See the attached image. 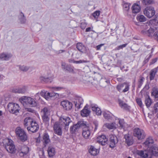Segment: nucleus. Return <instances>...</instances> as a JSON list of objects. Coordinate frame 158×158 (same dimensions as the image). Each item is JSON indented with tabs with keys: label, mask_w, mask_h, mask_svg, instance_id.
Returning <instances> with one entry per match:
<instances>
[{
	"label": "nucleus",
	"mask_w": 158,
	"mask_h": 158,
	"mask_svg": "<svg viewBox=\"0 0 158 158\" xmlns=\"http://www.w3.org/2000/svg\"><path fill=\"white\" fill-rule=\"evenodd\" d=\"M15 132L17 138L22 142H24L27 139L28 136L26 132L20 127L16 128Z\"/></svg>",
	"instance_id": "1"
},
{
	"label": "nucleus",
	"mask_w": 158,
	"mask_h": 158,
	"mask_svg": "<svg viewBox=\"0 0 158 158\" xmlns=\"http://www.w3.org/2000/svg\"><path fill=\"white\" fill-rule=\"evenodd\" d=\"M19 101L23 105H27L31 107H34L36 106V102L34 99L30 97L26 96H23L19 99Z\"/></svg>",
	"instance_id": "2"
},
{
	"label": "nucleus",
	"mask_w": 158,
	"mask_h": 158,
	"mask_svg": "<svg viewBox=\"0 0 158 158\" xmlns=\"http://www.w3.org/2000/svg\"><path fill=\"white\" fill-rule=\"evenodd\" d=\"M6 143L4 144V146L6 151L11 153H15L16 149L12 140L8 139L6 140Z\"/></svg>",
	"instance_id": "3"
},
{
	"label": "nucleus",
	"mask_w": 158,
	"mask_h": 158,
	"mask_svg": "<svg viewBox=\"0 0 158 158\" xmlns=\"http://www.w3.org/2000/svg\"><path fill=\"white\" fill-rule=\"evenodd\" d=\"M7 107L10 112L16 114L19 112L20 109L18 104L13 102H10Z\"/></svg>",
	"instance_id": "4"
},
{
	"label": "nucleus",
	"mask_w": 158,
	"mask_h": 158,
	"mask_svg": "<svg viewBox=\"0 0 158 158\" xmlns=\"http://www.w3.org/2000/svg\"><path fill=\"white\" fill-rule=\"evenodd\" d=\"M133 135L139 140L144 139L145 136L144 131L138 127L135 128L134 129Z\"/></svg>",
	"instance_id": "5"
},
{
	"label": "nucleus",
	"mask_w": 158,
	"mask_h": 158,
	"mask_svg": "<svg viewBox=\"0 0 158 158\" xmlns=\"http://www.w3.org/2000/svg\"><path fill=\"white\" fill-rule=\"evenodd\" d=\"M71 122L72 121L70 118L64 116H61L59 121V122L62 126L65 127L69 126V123Z\"/></svg>",
	"instance_id": "6"
},
{
	"label": "nucleus",
	"mask_w": 158,
	"mask_h": 158,
	"mask_svg": "<svg viewBox=\"0 0 158 158\" xmlns=\"http://www.w3.org/2000/svg\"><path fill=\"white\" fill-rule=\"evenodd\" d=\"M143 12L147 17L150 18L154 15L155 11L153 7L148 6L145 8Z\"/></svg>",
	"instance_id": "7"
},
{
	"label": "nucleus",
	"mask_w": 158,
	"mask_h": 158,
	"mask_svg": "<svg viewBox=\"0 0 158 158\" xmlns=\"http://www.w3.org/2000/svg\"><path fill=\"white\" fill-rule=\"evenodd\" d=\"M62 126L59 122H55L53 125V130L55 133L58 135L61 136L62 135Z\"/></svg>",
	"instance_id": "8"
},
{
	"label": "nucleus",
	"mask_w": 158,
	"mask_h": 158,
	"mask_svg": "<svg viewBox=\"0 0 158 158\" xmlns=\"http://www.w3.org/2000/svg\"><path fill=\"white\" fill-rule=\"evenodd\" d=\"M39 128L38 123L35 121H34L30 126L27 127V129L29 132L35 133L38 131Z\"/></svg>",
	"instance_id": "9"
},
{
	"label": "nucleus",
	"mask_w": 158,
	"mask_h": 158,
	"mask_svg": "<svg viewBox=\"0 0 158 158\" xmlns=\"http://www.w3.org/2000/svg\"><path fill=\"white\" fill-rule=\"evenodd\" d=\"M60 105L64 110H70L73 107L72 103L67 100L61 101L60 102Z\"/></svg>",
	"instance_id": "10"
},
{
	"label": "nucleus",
	"mask_w": 158,
	"mask_h": 158,
	"mask_svg": "<svg viewBox=\"0 0 158 158\" xmlns=\"http://www.w3.org/2000/svg\"><path fill=\"white\" fill-rule=\"evenodd\" d=\"M149 157L150 156H151L152 155L155 156H158V147L155 145H153L149 148L148 150Z\"/></svg>",
	"instance_id": "11"
},
{
	"label": "nucleus",
	"mask_w": 158,
	"mask_h": 158,
	"mask_svg": "<svg viewBox=\"0 0 158 158\" xmlns=\"http://www.w3.org/2000/svg\"><path fill=\"white\" fill-rule=\"evenodd\" d=\"M29 151V148L26 146H22L19 151V155L21 157H24L28 155Z\"/></svg>",
	"instance_id": "12"
},
{
	"label": "nucleus",
	"mask_w": 158,
	"mask_h": 158,
	"mask_svg": "<svg viewBox=\"0 0 158 158\" xmlns=\"http://www.w3.org/2000/svg\"><path fill=\"white\" fill-rule=\"evenodd\" d=\"M108 139L105 135H101L97 137V142L102 146L105 145L107 143Z\"/></svg>",
	"instance_id": "13"
},
{
	"label": "nucleus",
	"mask_w": 158,
	"mask_h": 158,
	"mask_svg": "<svg viewBox=\"0 0 158 158\" xmlns=\"http://www.w3.org/2000/svg\"><path fill=\"white\" fill-rule=\"evenodd\" d=\"M82 135L85 139H88L90 138L91 130L89 127L83 128Z\"/></svg>",
	"instance_id": "14"
},
{
	"label": "nucleus",
	"mask_w": 158,
	"mask_h": 158,
	"mask_svg": "<svg viewBox=\"0 0 158 158\" xmlns=\"http://www.w3.org/2000/svg\"><path fill=\"white\" fill-rule=\"evenodd\" d=\"M109 147L111 148H114L115 147L116 144L118 143L117 137L114 135H111L110 136Z\"/></svg>",
	"instance_id": "15"
},
{
	"label": "nucleus",
	"mask_w": 158,
	"mask_h": 158,
	"mask_svg": "<svg viewBox=\"0 0 158 158\" xmlns=\"http://www.w3.org/2000/svg\"><path fill=\"white\" fill-rule=\"evenodd\" d=\"M62 69L64 71H67L69 72H73L74 71V67L70 65L66 64L64 62H62L61 64Z\"/></svg>",
	"instance_id": "16"
},
{
	"label": "nucleus",
	"mask_w": 158,
	"mask_h": 158,
	"mask_svg": "<svg viewBox=\"0 0 158 158\" xmlns=\"http://www.w3.org/2000/svg\"><path fill=\"white\" fill-rule=\"evenodd\" d=\"M154 32V29L150 27L148 30L144 29L141 31V33L144 35L152 37Z\"/></svg>",
	"instance_id": "17"
},
{
	"label": "nucleus",
	"mask_w": 158,
	"mask_h": 158,
	"mask_svg": "<svg viewBox=\"0 0 158 158\" xmlns=\"http://www.w3.org/2000/svg\"><path fill=\"white\" fill-rule=\"evenodd\" d=\"M42 138V140L43 142L44 146L46 147V145L49 143L50 142L49 136L48 133L46 132H44Z\"/></svg>",
	"instance_id": "18"
},
{
	"label": "nucleus",
	"mask_w": 158,
	"mask_h": 158,
	"mask_svg": "<svg viewBox=\"0 0 158 158\" xmlns=\"http://www.w3.org/2000/svg\"><path fill=\"white\" fill-rule=\"evenodd\" d=\"M77 49L80 52L85 53L87 52L86 47L81 43H78L76 45Z\"/></svg>",
	"instance_id": "19"
},
{
	"label": "nucleus",
	"mask_w": 158,
	"mask_h": 158,
	"mask_svg": "<svg viewBox=\"0 0 158 158\" xmlns=\"http://www.w3.org/2000/svg\"><path fill=\"white\" fill-rule=\"evenodd\" d=\"M27 90V87L23 86L21 88H15L12 90V92L15 93H24Z\"/></svg>",
	"instance_id": "20"
},
{
	"label": "nucleus",
	"mask_w": 158,
	"mask_h": 158,
	"mask_svg": "<svg viewBox=\"0 0 158 158\" xmlns=\"http://www.w3.org/2000/svg\"><path fill=\"white\" fill-rule=\"evenodd\" d=\"M83 102L82 98L81 97H77L76 101H74L75 105L76 108L79 109L81 107V106Z\"/></svg>",
	"instance_id": "21"
},
{
	"label": "nucleus",
	"mask_w": 158,
	"mask_h": 158,
	"mask_svg": "<svg viewBox=\"0 0 158 158\" xmlns=\"http://www.w3.org/2000/svg\"><path fill=\"white\" fill-rule=\"evenodd\" d=\"M90 113V110H89L87 105H86L81 110V113L82 117H87L89 115Z\"/></svg>",
	"instance_id": "22"
},
{
	"label": "nucleus",
	"mask_w": 158,
	"mask_h": 158,
	"mask_svg": "<svg viewBox=\"0 0 158 158\" xmlns=\"http://www.w3.org/2000/svg\"><path fill=\"white\" fill-rule=\"evenodd\" d=\"M47 151L48 156L50 157L54 156L56 153L55 148L52 146H50L48 147Z\"/></svg>",
	"instance_id": "23"
},
{
	"label": "nucleus",
	"mask_w": 158,
	"mask_h": 158,
	"mask_svg": "<svg viewBox=\"0 0 158 158\" xmlns=\"http://www.w3.org/2000/svg\"><path fill=\"white\" fill-rule=\"evenodd\" d=\"M89 152L91 155L95 156L98 154L99 151L94 146H91L89 150Z\"/></svg>",
	"instance_id": "24"
},
{
	"label": "nucleus",
	"mask_w": 158,
	"mask_h": 158,
	"mask_svg": "<svg viewBox=\"0 0 158 158\" xmlns=\"http://www.w3.org/2000/svg\"><path fill=\"white\" fill-rule=\"evenodd\" d=\"M124 138L125 139V142L128 145L130 146L133 143V139L132 137L130 136L129 134L125 135Z\"/></svg>",
	"instance_id": "25"
},
{
	"label": "nucleus",
	"mask_w": 158,
	"mask_h": 158,
	"mask_svg": "<svg viewBox=\"0 0 158 158\" xmlns=\"http://www.w3.org/2000/svg\"><path fill=\"white\" fill-rule=\"evenodd\" d=\"M34 121L33 119L31 118L27 117L26 118L24 121V126L25 128L27 127L30 126L32 123V122Z\"/></svg>",
	"instance_id": "26"
},
{
	"label": "nucleus",
	"mask_w": 158,
	"mask_h": 158,
	"mask_svg": "<svg viewBox=\"0 0 158 158\" xmlns=\"http://www.w3.org/2000/svg\"><path fill=\"white\" fill-rule=\"evenodd\" d=\"M102 113L104 118L107 120H111L114 116L109 111H102Z\"/></svg>",
	"instance_id": "27"
},
{
	"label": "nucleus",
	"mask_w": 158,
	"mask_h": 158,
	"mask_svg": "<svg viewBox=\"0 0 158 158\" xmlns=\"http://www.w3.org/2000/svg\"><path fill=\"white\" fill-rule=\"evenodd\" d=\"M131 8L132 13L134 14L138 13L140 11L141 9L140 6L136 3L133 4Z\"/></svg>",
	"instance_id": "28"
},
{
	"label": "nucleus",
	"mask_w": 158,
	"mask_h": 158,
	"mask_svg": "<svg viewBox=\"0 0 158 158\" xmlns=\"http://www.w3.org/2000/svg\"><path fill=\"white\" fill-rule=\"evenodd\" d=\"M40 94L42 96H43L47 100H48L50 98L52 97L53 96H55L54 94L53 93L51 94L49 92H41L40 93Z\"/></svg>",
	"instance_id": "29"
},
{
	"label": "nucleus",
	"mask_w": 158,
	"mask_h": 158,
	"mask_svg": "<svg viewBox=\"0 0 158 158\" xmlns=\"http://www.w3.org/2000/svg\"><path fill=\"white\" fill-rule=\"evenodd\" d=\"M40 80L42 83H51L52 81V79L50 77H45L42 76L40 77Z\"/></svg>",
	"instance_id": "30"
},
{
	"label": "nucleus",
	"mask_w": 158,
	"mask_h": 158,
	"mask_svg": "<svg viewBox=\"0 0 158 158\" xmlns=\"http://www.w3.org/2000/svg\"><path fill=\"white\" fill-rule=\"evenodd\" d=\"M137 154L140 156V158H151V156L149 157V155L147 153H144L143 151H139L137 152Z\"/></svg>",
	"instance_id": "31"
},
{
	"label": "nucleus",
	"mask_w": 158,
	"mask_h": 158,
	"mask_svg": "<svg viewBox=\"0 0 158 158\" xmlns=\"http://www.w3.org/2000/svg\"><path fill=\"white\" fill-rule=\"evenodd\" d=\"M92 110L95 112L97 115H100L102 113V111L98 107L97 105H92L91 106Z\"/></svg>",
	"instance_id": "32"
},
{
	"label": "nucleus",
	"mask_w": 158,
	"mask_h": 158,
	"mask_svg": "<svg viewBox=\"0 0 158 158\" xmlns=\"http://www.w3.org/2000/svg\"><path fill=\"white\" fill-rule=\"evenodd\" d=\"M153 143L154 141L152 138L151 137H149L147 139L146 141L144 143V144L146 146L149 148V146Z\"/></svg>",
	"instance_id": "33"
},
{
	"label": "nucleus",
	"mask_w": 158,
	"mask_h": 158,
	"mask_svg": "<svg viewBox=\"0 0 158 158\" xmlns=\"http://www.w3.org/2000/svg\"><path fill=\"white\" fill-rule=\"evenodd\" d=\"M11 56L12 55L11 54L2 53L0 55V58L3 60H8Z\"/></svg>",
	"instance_id": "34"
},
{
	"label": "nucleus",
	"mask_w": 158,
	"mask_h": 158,
	"mask_svg": "<svg viewBox=\"0 0 158 158\" xmlns=\"http://www.w3.org/2000/svg\"><path fill=\"white\" fill-rule=\"evenodd\" d=\"M79 129V128L77 124H75L70 127V131L71 133L73 134L75 133L76 132H77Z\"/></svg>",
	"instance_id": "35"
},
{
	"label": "nucleus",
	"mask_w": 158,
	"mask_h": 158,
	"mask_svg": "<svg viewBox=\"0 0 158 158\" xmlns=\"http://www.w3.org/2000/svg\"><path fill=\"white\" fill-rule=\"evenodd\" d=\"M158 70V66L156 68H154L151 70L150 74V78L151 80L154 79L155 74L157 72Z\"/></svg>",
	"instance_id": "36"
},
{
	"label": "nucleus",
	"mask_w": 158,
	"mask_h": 158,
	"mask_svg": "<svg viewBox=\"0 0 158 158\" xmlns=\"http://www.w3.org/2000/svg\"><path fill=\"white\" fill-rule=\"evenodd\" d=\"M41 112L43 115H50V109L48 107H44L42 110Z\"/></svg>",
	"instance_id": "37"
},
{
	"label": "nucleus",
	"mask_w": 158,
	"mask_h": 158,
	"mask_svg": "<svg viewBox=\"0 0 158 158\" xmlns=\"http://www.w3.org/2000/svg\"><path fill=\"white\" fill-rule=\"evenodd\" d=\"M150 23H152L156 26L158 24V13L156 14L155 16V18L150 21Z\"/></svg>",
	"instance_id": "38"
},
{
	"label": "nucleus",
	"mask_w": 158,
	"mask_h": 158,
	"mask_svg": "<svg viewBox=\"0 0 158 158\" xmlns=\"http://www.w3.org/2000/svg\"><path fill=\"white\" fill-rule=\"evenodd\" d=\"M123 87L125 86V89L123 90L122 92L123 93H125L129 90L130 85L129 83L127 82L123 83Z\"/></svg>",
	"instance_id": "39"
},
{
	"label": "nucleus",
	"mask_w": 158,
	"mask_h": 158,
	"mask_svg": "<svg viewBox=\"0 0 158 158\" xmlns=\"http://www.w3.org/2000/svg\"><path fill=\"white\" fill-rule=\"evenodd\" d=\"M77 124L79 128L80 127L85 128L86 127H88L86 126L85 122L82 120L78 121Z\"/></svg>",
	"instance_id": "40"
},
{
	"label": "nucleus",
	"mask_w": 158,
	"mask_h": 158,
	"mask_svg": "<svg viewBox=\"0 0 158 158\" xmlns=\"http://www.w3.org/2000/svg\"><path fill=\"white\" fill-rule=\"evenodd\" d=\"M145 103L147 107H149L150 106L152 103V101L149 97L145 99Z\"/></svg>",
	"instance_id": "41"
},
{
	"label": "nucleus",
	"mask_w": 158,
	"mask_h": 158,
	"mask_svg": "<svg viewBox=\"0 0 158 158\" xmlns=\"http://www.w3.org/2000/svg\"><path fill=\"white\" fill-rule=\"evenodd\" d=\"M136 19L138 21L140 22H144L146 20V18L142 15L137 16Z\"/></svg>",
	"instance_id": "42"
},
{
	"label": "nucleus",
	"mask_w": 158,
	"mask_h": 158,
	"mask_svg": "<svg viewBox=\"0 0 158 158\" xmlns=\"http://www.w3.org/2000/svg\"><path fill=\"white\" fill-rule=\"evenodd\" d=\"M119 104L122 108H123L126 110H129L130 109V106H129L126 103H123V102H120Z\"/></svg>",
	"instance_id": "43"
},
{
	"label": "nucleus",
	"mask_w": 158,
	"mask_h": 158,
	"mask_svg": "<svg viewBox=\"0 0 158 158\" xmlns=\"http://www.w3.org/2000/svg\"><path fill=\"white\" fill-rule=\"evenodd\" d=\"M145 80V78L142 76H140L138 81V88H140Z\"/></svg>",
	"instance_id": "44"
},
{
	"label": "nucleus",
	"mask_w": 158,
	"mask_h": 158,
	"mask_svg": "<svg viewBox=\"0 0 158 158\" xmlns=\"http://www.w3.org/2000/svg\"><path fill=\"white\" fill-rule=\"evenodd\" d=\"M152 93V95L154 96L155 98H158V89L156 88H154Z\"/></svg>",
	"instance_id": "45"
},
{
	"label": "nucleus",
	"mask_w": 158,
	"mask_h": 158,
	"mask_svg": "<svg viewBox=\"0 0 158 158\" xmlns=\"http://www.w3.org/2000/svg\"><path fill=\"white\" fill-rule=\"evenodd\" d=\"M105 126L109 129H113L115 128L114 124L113 123H106L105 124Z\"/></svg>",
	"instance_id": "46"
},
{
	"label": "nucleus",
	"mask_w": 158,
	"mask_h": 158,
	"mask_svg": "<svg viewBox=\"0 0 158 158\" xmlns=\"http://www.w3.org/2000/svg\"><path fill=\"white\" fill-rule=\"evenodd\" d=\"M19 69L23 72H26L29 69L28 67L25 66L24 65L21 66L19 65Z\"/></svg>",
	"instance_id": "47"
},
{
	"label": "nucleus",
	"mask_w": 158,
	"mask_h": 158,
	"mask_svg": "<svg viewBox=\"0 0 158 158\" xmlns=\"http://www.w3.org/2000/svg\"><path fill=\"white\" fill-rule=\"evenodd\" d=\"M143 3L145 5H148L152 4L154 2L153 0H143Z\"/></svg>",
	"instance_id": "48"
},
{
	"label": "nucleus",
	"mask_w": 158,
	"mask_h": 158,
	"mask_svg": "<svg viewBox=\"0 0 158 158\" xmlns=\"http://www.w3.org/2000/svg\"><path fill=\"white\" fill-rule=\"evenodd\" d=\"M49 115H42V118L43 122L46 123L48 122L49 120Z\"/></svg>",
	"instance_id": "49"
},
{
	"label": "nucleus",
	"mask_w": 158,
	"mask_h": 158,
	"mask_svg": "<svg viewBox=\"0 0 158 158\" xmlns=\"http://www.w3.org/2000/svg\"><path fill=\"white\" fill-rule=\"evenodd\" d=\"M100 14V11L97 10L95 11L92 14V15L95 19H97Z\"/></svg>",
	"instance_id": "50"
},
{
	"label": "nucleus",
	"mask_w": 158,
	"mask_h": 158,
	"mask_svg": "<svg viewBox=\"0 0 158 158\" xmlns=\"http://www.w3.org/2000/svg\"><path fill=\"white\" fill-rule=\"evenodd\" d=\"M123 87V83L118 85L116 86V88L117 90H118L119 92H120L122 88Z\"/></svg>",
	"instance_id": "51"
},
{
	"label": "nucleus",
	"mask_w": 158,
	"mask_h": 158,
	"mask_svg": "<svg viewBox=\"0 0 158 158\" xmlns=\"http://www.w3.org/2000/svg\"><path fill=\"white\" fill-rule=\"evenodd\" d=\"M152 37L158 42V31L155 32L153 35Z\"/></svg>",
	"instance_id": "52"
},
{
	"label": "nucleus",
	"mask_w": 158,
	"mask_h": 158,
	"mask_svg": "<svg viewBox=\"0 0 158 158\" xmlns=\"http://www.w3.org/2000/svg\"><path fill=\"white\" fill-rule=\"evenodd\" d=\"M21 15H23V17H22L21 18H20L19 19L21 23H24L26 21V19L23 13L22 12H21Z\"/></svg>",
	"instance_id": "53"
},
{
	"label": "nucleus",
	"mask_w": 158,
	"mask_h": 158,
	"mask_svg": "<svg viewBox=\"0 0 158 158\" xmlns=\"http://www.w3.org/2000/svg\"><path fill=\"white\" fill-rule=\"evenodd\" d=\"M87 24L85 22H82L81 23L80 27L83 30L86 27Z\"/></svg>",
	"instance_id": "54"
},
{
	"label": "nucleus",
	"mask_w": 158,
	"mask_h": 158,
	"mask_svg": "<svg viewBox=\"0 0 158 158\" xmlns=\"http://www.w3.org/2000/svg\"><path fill=\"white\" fill-rule=\"evenodd\" d=\"M136 102L137 103V104L140 106V107H142V100L140 98H137L136 99Z\"/></svg>",
	"instance_id": "55"
},
{
	"label": "nucleus",
	"mask_w": 158,
	"mask_h": 158,
	"mask_svg": "<svg viewBox=\"0 0 158 158\" xmlns=\"http://www.w3.org/2000/svg\"><path fill=\"white\" fill-rule=\"evenodd\" d=\"M119 120V124L120 126L121 127H124V121L123 119H118Z\"/></svg>",
	"instance_id": "56"
},
{
	"label": "nucleus",
	"mask_w": 158,
	"mask_h": 158,
	"mask_svg": "<svg viewBox=\"0 0 158 158\" xmlns=\"http://www.w3.org/2000/svg\"><path fill=\"white\" fill-rule=\"evenodd\" d=\"M131 4L130 3H125L124 5V7L125 8L126 10L128 11L130 9V6Z\"/></svg>",
	"instance_id": "57"
},
{
	"label": "nucleus",
	"mask_w": 158,
	"mask_h": 158,
	"mask_svg": "<svg viewBox=\"0 0 158 158\" xmlns=\"http://www.w3.org/2000/svg\"><path fill=\"white\" fill-rule=\"evenodd\" d=\"M154 109L155 112H158V102L156 103L154 106Z\"/></svg>",
	"instance_id": "58"
},
{
	"label": "nucleus",
	"mask_w": 158,
	"mask_h": 158,
	"mask_svg": "<svg viewBox=\"0 0 158 158\" xmlns=\"http://www.w3.org/2000/svg\"><path fill=\"white\" fill-rule=\"evenodd\" d=\"M127 44H124L122 45H119L118 46L117 48V49L118 50H119L121 49H123V48L126 47V46L127 45Z\"/></svg>",
	"instance_id": "59"
},
{
	"label": "nucleus",
	"mask_w": 158,
	"mask_h": 158,
	"mask_svg": "<svg viewBox=\"0 0 158 158\" xmlns=\"http://www.w3.org/2000/svg\"><path fill=\"white\" fill-rule=\"evenodd\" d=\"M52 88L54 89V90L56 91L60 90L62 89H64V87H53Z\"/></svg>",
	"instance_id": "60"
},
{
	"label": "nucleus",
	"mask_w": 158,
	"mask_h": 158,
	"mask_svg": "<svg viewBox=\"0 0 158 158\" xmlns=\"http://www.w3.org/2000/svg\"><path fill=\"white\" fill-rule=\"evenodd\" d=\"M87 61L84 60H81L78 61H76L75 64H80L83 63H86Z\"/></svg>",
	"instance_id": "61"
},
{
	"label": "nucleus",
	"mask_w": 158,
	"mask_h": 158,
	"mask_svg": "<svg viewBox=\"0 0 158 158\" xmlns=\"http://www.w3.org/2000/svg\"><path fill=\"white\" fill-rule=\"evenodd\" d=\"M94 124L95 127L94 129V131H95L97 129L98 126V123L97 122H94Z\"/></svg>",
	"instance_id": "62"
},
{
	"label": "nucleus",
	"mask_w": 158,
	"mask_h": 158,
	"mask_svg": "<svg viewBox=\"0 0 158 158\" xmlns=\"http://www.w3.org/2000/svg\"><path fill=\"white\" fill-rule=\"evenodd\" d=\"M157 60V58H156L154 59H153L151 61L150 63V64H153L155 63V62H156Z\"/></svg>",
	"instance_id": "63"
},
{
	"label": "nucleus",
	"mask_w": 158,
	"mask_h": 158,
	"mask_svg": "<svg viewBox=\"0 0 158 158\" xmlns=\"http://www.w3.org/2000/svg\"><path fill=\"white\" fill-rule=\"evenodd\" d=\"M104 45V44H101L99 45L96 46V49L97 50H99L100 49L101 47Z\"/></svg>",
	"instance_id": "64"
}]
</instances>
